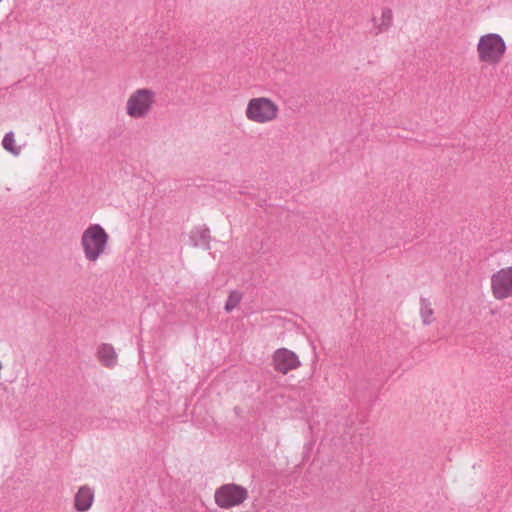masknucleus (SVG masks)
<instances>
[{
    "label": "nucleus",
    "instance_id": "obj_1",
    "mask_svg": "<svg viewBox=\"0 0 512 512\" xmlns=\"http://www.w3.org/2000/svg\"><path fill=\"white\" fill-rule=\"evenodd\" d=\"M109 239V234L100 224H89L80 238L84 258L91 263L97 262L106 253Z\"/></svg>",
    "mask_w": 512,
    "mask_h": 512
},
{
    "label": "nucleus",
    "instance_id": "obj_2",
    "mask_svg": "<svg viewBox=\"0 0 512 512\" xmlns=\"http://www.w3.org/2000/svg\"><path fill=\"white\" fill-rule=\"evenodd\" d=\"M506 50L507 46L503 37L493 32L482 34L476 45L479 63L488 66L498 65L503 60Z\"/></svg>",
    "mask_w": 512,
    "mask_h": 512
},
{
    "label": "nucleus",
    "instance_id": "obj_3",
    "mask_svg": "<svg viewBox=\"0 0 512 512\" xmlns=\"http://www.w3.org/2000/svg\"><path fill=\"white\" fill-rule=\"evenodd\" d=\"M279 113L280 107L277 102L266 96L249 99L245 108L246 119L258 125H265L276 121Z\"/></svg>",
    "mask_w": 512,
    "mask_h": 512
},
{
    "label": "nucleus",
    "instance_id": "obj_4",
    "mask_svg": "<svg viewBox=\"0 0 512 512\" xmlns=\"http://www.w3.org/2000/svg\"><path fill=\"white\" fill-rule=\"evenodd\" d=\"M156 103V92L150 88H138L127 98L126 114L133 119L146 118Z\"/></svg>",
    "mask_w": 512,
    "mask_h": 512
},
{
    "label": "nucleus",
    "instance_id": "obj_5",
    "mask_svg": "<svg viewBox=\"0 0 512 512\" xmlns=\"http://www.w3.org/2000/svg\"><path fill=\"white\" fill-rule=\"evenodd\" d=\"M248 497V489L236 483L222 484L214 492V502L223 510H231L243 505Z\"/></svg>",
    "mask_w": 512,
    "mask_h": 512
},
{
    "label": "nucleus",
    "instance_id": "obj_6",
    "mask_svg": "<svg viewBox=\"0 0 512 512\" xmlns=\"http://www.w3.org/2000/svg\"><path fill=\"white\" fill-rule=\"evenodd\" d=\"M490 291L497 301L512 297V266L502 267L491 275Z\"/></svg>",
    "mask_w": 512,
    "mask_h": 512
},
{
    "label": "nucleus",
    "instance_id": "obj_7",
    "mask_svg": "<svg viewBox=\"0 0 512 512\" xmlns=\"http://www.w3.org/2000/svg\"><path fill=\"white\" fill-rule=\"evenodd\" d=\"M271 364L276 372L287 375L298 369L301 366V361L295 352L287 348H278L272 354Z\"/></svg>",
    "mask_w": 512,
    "mask_h": 512
},
{
    "label": "nucleus",
    "instance_id": "obj_8",
    "mask_svg": "<svg viewBox=\"0 0 512 512\" xmlns=\"http://www.w3.org/2000/svg\"><path fill=\"white\" fill-rule=\"evenodd\" d=\"M93 503L94 490L88 485L79 487L74 496V508L78 512H86L92 507Z\"/></svg>",
    "mask_w": 512,
    "mask_h": 512
},
{
    "label": "nucleus",
    "instance_id": "obj_9",
    "mask_svg": "<svg viewBox=\"0 0 512 512\" xmlns=\"http://www.w3.org/2000/svg\"><path fill=\"white\" fill-rule=\"evenodd\" d=\"M98 361L107 368H113L117 364V353L111 344L103 343L97 349Z\"/></svg>",
    "mask_w": 512,
    "mask_h": 512
},
{
    "label": "nucleus",
    "instance_id": "obj_10",
    "mask_svg": "<svg viewBox=\"0 0 512 512\" xmlns=\"http://www.w3.org/2000/svg\"><path fill=\"white\" fill-rule=\"evenodd\" d=\"M419 314L424 325H430L435 320L432 304L426 299H422L420 302Z\"/></svg>",
    "mask_w": 512,
    "mask_h": 512
},
{
    "label": "nucleus",
    "instance_id": "obj_11",
    "mask_svg": "<svg viewBox=\"0 0 512 512\" xmlns=\"http://www.w3.org/2000/svg\"><path fill=\"white\" fill-rule=\"evenodd\" d=\"M3 148L14 156L20 154V147L16 145V140L13 132H8L4 135L2 140Z\"/></svg>",
    "mask_w": 512,
    "mask_h": 512
},
{
    "label": "nucleus",
    "instance_id": "obj_12",
    "mask_svg": "<svg viewBox=\"0 0 512 512\" xmlns=\"http://www.w3.org/2000/svg\"><path fill=\"white\" fill-rule=\"evenodd\" d=\"M241 299L242 295L239 292H231L226 300L225 310L227 312H231L232 310H234L239 305Z\"/></svg>",
    "mask_w": 512,
    "mask_h": 512
},
{
    "label": "nucleus",
    "instance_id": "obj_13",
    "mask_svg": "<svg viewBox=\"0 0 512 512\" xmlns=\"http://www.w3.org/2000/svg\"><path fill=\"white\" fill-rule=\"evenodd\" d=\"M3 370H4V365H3V362L0 360V380L2 379V376H3Z\"/></svg>",
    "mask_w": 512,
    "mask_h": 512
}]
</instances>
